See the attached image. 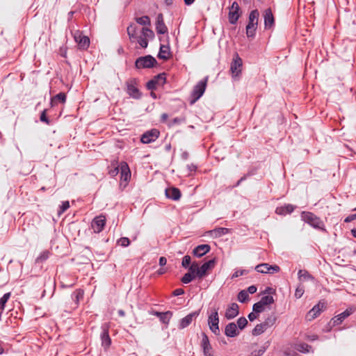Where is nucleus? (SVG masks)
Returning a JSON list of instances; mask_svg holds the SVG:
<instances>
[{
    "instance_id": "f3484780",
    "label": "nucleus",
    "mask_w": 356,
    "mask_h": 356,
    "mask_svg": "<svg viewBox=\"0 0 356 356\" xmlns=\"http://www.w3.org/2000/svg\"><path fill=\"white\" fill-rule=\"evenodd\" d=\"M120 179L122 181H125V186L131 179V170L128 163L126 161H122L120 163Z\"/></svg>"
},
{
    "instance_id": "393cba45",
    "label": "nucleus",
    "mask_w": 356,
    "mask_h": 356,
    "mask_svg": "<svg viewBox=\"0 0 356 356\" xmlns=\"http://www.w3.org/2000/svg\"><path fill=\"white\" fill-rule=\"evenodd\" d=\"M84 291L81 289H76L71 295L72 300L74 304V308H77L79 305L80 300L83 298Z\"/></svg>"
},
{
    "instance_id": "37998d69",
    "label": "nucleus",
    "mask_w": 356,
    "mask_h": 356,
    "mask_svg": "<svg viewBox=\"0 0 356 356\" xmlns=\"http://www.w3.org/2000/svg\"><path fill=\"white\" fill-rule=\"evenodd\" d=\"M274 298L272 296H262L259 302L264 306L274 303Z\"/></svg>"
},
{
    "instance_id": "5701e85b",
    "label": "nucleus",
    "mask_w": 356,
    "mask_h": 356,
    "mask_svg": "<svg viewBox=\"0 0 356 356\" xmlns=\"http://www.w3.org/2000/svg\"><path fill=\"white\" fill-rule=\"evenodd\" d=\"M225 334L228 337H235L239 334L237 325L234 323H228L225 328Z\"/></svg>"
},
{
    "instance_id": "f257e3e1",
    "label": "nucleus",
    "mask_w": 356,
    "mask_h": 356,
    "mask_svg": "<svg viewBox=\"0 0 356 356\" xmlns=\"http://www.w3.org/2000/svg\"><path fill=\"white\" fill-rule=\"evenodd\" d=\"M300 217L302 220L314 229L327 232L323 221L314 213L310 211H302Z\"/></svg>"
},
{
    "instance_id": "4c0bfd02",
    "label": "nucleus",
    "mask_w": 356,
    "mask_h": 356,
    "mask_svg": "<svg viewBox=\"0 0 356 356\" xmlns=\"http://www.w3.org/2000/svg\"><path fill=\"white\" fill-rule=\"evenodd\" d=\"M143 36L147 40L150 39L152 40L154 38V33L152 30L147 27H143L140 31Z\"/></svg>"
},
{
    "instance_id": "bb28decb",
    "label": "nucleus",
    "mask_w": 356,
    "mask_h": 356,
    "mask_svg": "<svg viewBox=\"0 0 356 356\" xmlns=\"http://www.w3.org/2000/svg\"><path fill=\"white\" fill-rule=\"evenodd\" d=\"M108 175L112 177H114L118 175L120 171V164L118 165V160H113L111 163V165L108 167Z\"/></svg>"
},
{
    "instance_id": "79ce46f5",
    "label": "nucleus",
    "mask_w": 356,
    "mask_h": 356,
    "mask_svg": "<svg viewBox=\"0 0 356 356\" xmlns=\"http://www.w3.org/2000/svg\"><path fill=\"white\" fill-rule=\"evenodd\" d=\"M136 21L138 24L143 26L150 25L151 23L150 19L147 15L136 17Z\"/></svg>"
},
{
    "instance_id": "4468645a",
    "label": "nucleus",
    "mask_w": 356,
    "mask_h": 356,
    "mask_svg": "<svg viewBox=\"0 0 356 356\" xmlns=\"http://www.w3.org/2000/svg\"><path fill=\"white\" fill-rule=\"evenodd\" d=\"M355 311L353 307L347 308L344 312L333 317L330 321L332 326H336L340 325L346 318L351 315Z\"/></svg>"
},
{
    "instance_id": "bf43d9fd",
    "label": "nucleus",
    "mask_w": 356,
    "mask_h": 356,
    "mask_svg": "<svg viewBox=\"0 0 356 356\" xmlns=\"http://www.w3.org/2000/svg\"><path fill=\"white\" fill-rule=\"evenodd\" d=\"M264 332L261 329V326H260L259 324H257L254 328L252 331V334L253 336H258L264 333Z\"/></svg>"
},
{
    "instance_id": "a19ab883",
    "label": "nucleus",
    "mask_w": 356,
    "mask_h": 356,
    "mask_svg": "<svg viewBox=\"0 0 356 356\" xmlns=\"http://www.w3.org/2000/svg\"><path fill=\"white\" fill-rule=\"evenodd\" d=\"M187 268H188L189 273L198 277L199 264L197 261L193 262Z\"/></svg>"
},
{
    "instance_id": "f704fd0d",
    "label": "nucleus",
    "mask_w": 356,
    "mask_h": 356,
    "mask_svg": "<svg viewBox=\"0 0 356 356\" xmlns=\"http://www.w3.org/2000/svg\"><path fill=\"white\" fill-rule=\"evenodd\" d=\"M166 74L165 72L160 73L154 76L152 79L156 81L158 86H163L166 81Z\"/></svg>"
},
{
    "instance_id": "6ab92c4d",
    "label": "nucleus",
    "mask_w": 356,
    "mask_h": 356,
    "mask_svg": "<svg viewBox=\"0 0 356 356\" xmlns=\"http://www.w3.org/2000/svg\"><path fill=\"white\" fill-rule=\"evenodd\" d=\"M238 309L237 303L233 302L230 304L225 311V317L228 320L234 318L239 314Z\"/></svg>"
},
{
    "instance_id": "a211bd4d",
    "label": "nucleus",
    "mask_w": 356,
    "mask_h": 356,
    "mask_svg": "<svg viewBox=\"0 0 356 356\" xmlns=\"http://www.w3.org/2000/svg\"><path fill=\"white\" fill-rule=\"evenodd\" d=\"M200 313V310L195 311L193 312L190 313L186 316L184 317L179 321V328H185L188 327L192 321L195 319Z\"/></svg>"
},
{
    "instance_id": "2eb2a0df",
    "label": "nucleus",
    "mask_w": 356,
    "mask_h": 356,
    "mask_svg": "<svg viewBox=\"0 0 356 356\" xmlns=\"http://www.w3.org/2000/svg\"><path fill=\"white\" fill-rule=\"evenodd\" d=\"M160 132L156 129L145 131L140 138L141 143L148 144L154 142L159 136Z\"/></svg>"
},
{
    "instance_id": "412c9836",
    "label": "nucleus",
    "mask_w": 356,
    "mask_h": 356,
    "mask_svg": "<svg viewBox=\"0 0 356 356\" xmlns=\"http://www.w3.org/2000/svg\"><path fill=\"white\" fill-rule=\"evenodd\" d=\"M156 31L158 34L162 35L168 32V28L164 23L163 17L161 13H159L156 17Z\"/></svg>"
},
{
    "instance_id": "f03ea898",
    "label": "nucleus",
    "mask_w": 356,
    "mask_h": 356,
    "mask_svg": "<svg viewBox=\"0 0 356 356\" xmlns=\"http://www.w3.org/2000/svg\"><path fill=\"white\" fill-rule=\"evenodd\" d=\"M259 15V11L257 8L252 10L249 13L248 24L245 27V33L248 38L253 39L256 35Z\"/></svg>"
},
{
    "instance_id": "0e129e2a",
    "label": "nucleus",
    "mask_w": 356,
    "mask_h": 356,
    "mask_svg": "<svg viewBox=\"0 0 356 356\" xmlns=\"http://www.w3.org/2000/svg\"><path fill=\"white\" fill-rule=\"evenodd\" d=\"M355 219H356V213L350 214V215L348 216L344 219V222H350L353 221Z\"/></svg>"
},
{
    "instance_id": "e433bc0d",
    "label": "nucleus",
    "mask_w": 356,
    "mask_h": 356,
    "mask_svg": "<svg viewBox=\"0 0 356 356\" xmlns=\"http://www.w3.org/2000/svg\"><path fill=\"white\" fill-rule=\"evenodd\" d=\"M11 296V293L8 292L6 293L1 298H0V313H2L5 309V306L8 300Z\"/></svg>"
},
{
    "instance_id": "72a5a7b5",
    "label": "nucleus",
    "mask_w": 356,
    "mask_h": 356,
    "mask_svg": "<svg viewBox=\"0 0 356 356\" xmlns=\"http://www.w3.org/2000/svg\"><path fill=\"white\" fill-rule=\"evenodd\" d=\"M296 349L302 353H307L312 349V346L306 343H300L296 344Z\"/></svg>"
},
{
    "instance_id": "c85d7f7f",
    "label": "nucleus",
    "mask_w": 356,
    "mask_h": 356,
    "mask_svg": "<svg viewBox=\"0 0 356 356\" xmlns=\"http://www.w3.org/2000/svg\"><path fill=\"white\" fill-rule=\"evenodd\" d=\"M197 169V165L191 163L186 164V167L182 170V173L184 177H193Z\"/></svg>"
},
{
    "instance_id": "9b49d317",
    "label": "nucleus",
    "mask_w": 356,
    "mask_h": 356,
    "mask_svg": "<svg viewBox=\"0 0 356 356\" xmlns=\"http://www.w3.org/2000/svg\"><path fill=\"white\" fill-rule=\"evenodd\" d=\"M241 12L240 6L236 1H234L229 8L228 13L229 22L231 24H236L241 17Z\"/></svg>"
},
{
    "instance_id": "864d4df0",
    "label": "nucleus",
    "mask_w": 356,
    "mask_h": 356,
    "mask_svg": "<svg viewBox=\"0 0 356 356\" xmlns=\"http://www.w3.org/2000/svg\"><path fill=\"white\" fill-rule=\"evenodd\" d=\"M136 41H137L138 42V44H140V46L142 47V48H147V45H148V41L147 40L143 37V36H139L136 40Z\"/></svg>"
},
{
    "instance_id": "0eeeda50",
    "label": "nucleus",
    "mask_w": 356,
    "mask_h": 356,
    "mask_svg": "<svg viewBox=\"0 0 356 356\" xmlns=\"http://www.w3.org/2000/svg\"><path fill=\"white\" fill-rule=\"evenodd\" d=\"M109 323H104L101 326V344L105 351H107L111 345V339L109 335Z\"/></svg>"
},
{
    "instance_id": "3c124183",
    "label": "nucleus",
    "mask_w": 356,
    "mask_h": 356,
    "mask_svg": "<svg viewBox=\"0 0 356 356\" xmlns=\"http://www.w3.org/2000/svg\"><path fill=\"white\" fill-rule=\"evenodd\" d=\"M270 346V341H268L258 350L253 351L257 354V356H261Z\"/></svg>"
},
{
    "instance_id": "6e6d98bb",
    "label": "nucleus",
    "mask_w": 356,
    "mask_h": 356,
    "mask_svg": "<svg viewBox=\"0 0 356 356\" xmlns=\"http://www.w3.org/2000/svg\"><path fill=\"white\" fill-rule=\"evenodd\" d=\"M191 258L189 255H186L183 257L181 265L184 268H187L191 264Z\"/></svg>"
},
{
    "instance_id": "b1692460",
    "label": "nucleus",
    "mask_w": 356,
    "mask_h": 356,
    "mask_svg": "<svg viewBox=\"0 0 356 356\" xmlns=\"http://www.w3.org/2000/svg\"><path fill=\"white\" fill-rule=\"evenodd\" d=\"M139 28L135 24H131L127 29V34L131 42H136V40L139 37L138 36Z\"/></svg>"
},
{
    "instance_id": "ea45409f",
    "label": "nucleus",
    "mask_w": 356,
    "mask_h": 356,
    "mask_svg": "<svg viewBox=\"0 0 356 356\" xmlns=\"http://www.w3.org/2000/svg\"><path fill=\"white\" fill-rule=\"evenodd\" d=\"M277 321V316L275 313H271L266 319L264 320L265 324L268 327H272Z\"/></svg>"
},
{
    "instance_id": "603ef678",
    "label": "nucleus",
    "mask_w": 356,
    "mask_h": 356,
    "mask_svg": "<svg viewBox=\"0 0 356 356\" xmlns=\"http://www.w3.org/2000/svg\"><path fill=\"white\" fill-rule=\"evenodd\" d=\"M248 323V322L247 319L245 317L242 316L238 318L236 325L240 330H243L246 327Z\"/></svg>"
},
{
    "instance_id": "a18cd8bd",
    "label": "nucleus",
    "mask_w": 356,
    "mask_h": 356,
    "mask_svg": "<svg viewBox=\"0 0 356 356\" xmlns=\"http://www.w3.org/2000/svg\"><path fill=\"white\" fill-rule=\"evenodd\" d=\"M210 268L204 263L198 270V278H202L207 275V271Z\"/></svg>"
},
{
    "instance_id": "c03bdc74",
    "label": "nucleus",
    "mask_w": 356,
    "mask_h": 356,
    "mask_svg": "<svg viewBox=\"0 0 356 356\" xmlns=\"http://www.w3.org/2000/svg\"><path fill=\"white\" fill-rule=\"evenodd\" d=\"M249 295L245 290L241 291L238 294V300L240 302L244 303L249 300Z\"/></svg>"
},
{
    "instance_id": "4be33fe9",
    "label": "nucleus",
    "mask_w": 356,
    "mask_h": 356,
    "mask_svg": "<svg viewBox=\"0 0 356 356\" xmlns=\"http://www.w3.org/2000/svg\"><path fill=\"white\" fill-rule=\"evenodd\" d=\"M211 250V247L208 244H201L197 245L193 250V254L200 258L204 255H205L207 252H209Z\"/></svg>"
},
{
    "instance_id": "680f3d73",
    "label": "nucleus",
    "mask_w": 356,
    "mask_h": 356,
    "mask_svg": "<svg viewBox=\"0 0 356 356\" xmlns=\"http://www.w3.org/2000/svg\"><path fill=\"white\" fill-rule=\"evenodd\" d=\"M216 263V259L213 258L212 259L209 260L208 261L204 262V264L210 268H213Z\"/></svg>"
},
{
    "instance_id": "49530a36",
    "label": "nucleus",
    "mask_w": 356,
    "mask_h": 356,
    "mask_svg": "<svg viewBox=\"0 0 356 356\" xmlns=\"http://www.w3.org/2000/svg\"><path fill=\"white\" fill-rule=\"evenodd\" d=\"M196 277L192 273L188 272L186 273L181 279V281L184 284H189Z\"/></svg>"
},
{
    "instance_id": "8fccbe9b",
    "label": "nucleus",
    "mask_w": 356,
    "mask_h": 356,
    "mask_svg": "<svg viewBox=\"0 0 356 356\" xmlns=\"http://www.w3.org/2000/svg\"><path fill=\"white\" fill-rule=\"evenodd\" d=\"M47 109H44L40 116V120L42 122H44L48 125H50L51 124V120L49 119V118L47 116Z\"/></svg>"
},
{
    "instance_id": "052dcab7",
    "label": "nucleus",
    "mask_w": 356,
    "mask_h": 356,
    "mask_svg": "<svg viewBox=\"0 0 356 356\" xmlns=\"http://www.w3.org/2000/svg\"><path fill=\"white\" fill-rule=\"evenodd\" d=\"M247 273L246 270H237L232 275V279L236 278L239 276L243 275Z\"/></svg>"
},
{
    "instance_id": "09e8293b",
    "label": "nucleus",
    "mask_w": 356,
    "mask_h": 356,
    "mask_svg": "<svg viewBox=\"0 0 356 356\" xmlns=\"http://www.w3.org/2000/svg\"><path fill=\"white\" fill-rule=\"evenodd\" d=\"M305 292V287L302 284H298L295 291V297L297 299L300 298Z\"/></svg>"
},
{
    "instance_id": "cd10ccee",
    "label": "nucleus",
    "mask_w": 356,
    "mask_h": 356,
    "mask_svg": "<svg viewBox=\"0 0 356 356\" xmlns=\"http://www.w3.org/2000/svg\"><path fill=\"white\" fill-rule=\"evenodd\" d=\"M66 98L67 97L65 92H59L58 94L56 95L55 96L51 98V107L55 106L58 104V102L65 104L66 102Z\"/></svg>"
},
{
    "instance_id": "4d7b16f0",
    "label": "nucleus",
    "mask_w": 356,
    "mask_h": 356,
    "mask_svg": "<svg viewBox=\"0 0 356 356\" xmlns=\"http://www.w3.org/2000/svg\"><path fill=\"white\" fill-rule=\"evenodd\" d=\"M118 243L122 247H127L130 244V240L127 237H121L118 241Z\"/></svg>"
},
{
    "instance_id": "ddd939ff",
    "label": "nucleus",
    "mask_w": 356,
    "mask_h": 356,
    "mask_svg": "<svg viewBox=\"0 0 356 356\" xmlns=\"http://www.w3.org/2000/svg\"><path fill=\"white\" fill-rule=\"evenodd\" d=\"M255 270L260 273H275L280 270V268L277 265H270L267 263L258 264L254 268Z\"/></svg>"
},
{
    "instance_id": "9d476101",
    "label": "nucleus",
    "mask_w": 356,
    "mask_h": 356,
    "mask_svg": "<svg viewBox=\"0 0 356 356\" xmlns=\"http://www.w3.org/2000/svg\"><path fill=\"white\" fill-rule=\"evenodd\" d=\"M265 30H272L275 26V19L272 9L268 8L263 11Z\"/></svg>"
},
{
    "instance_id": "6e6552de",
    "label": "nucleus",
    "mask_w": 356,
    "mask_h": 356,
    "mask_svg": "<svg viewBox=\"0 0 356 356\" xmlns=\"http://www.w3.org/2000/svg\"><path fill=\"white\" fill-rule=\"evenodd\" d=\"M327 307V302L325 300H321L318 304L314 305L312 309H310L307 315L306 318L308 321H312L318 317L321 313L324 311Z\"/></svg>"
},
{
    "instance_id": "c9c22d12",
    "label": "nucleus",
    "mask_w": 356,
    "mask_h": 356,
    "mask_svg": "<svg viewBox=\"0 0 356 356\" xmlns=\"http://www.w3.org/2000/svg\"><path fill=\"white\" fill-rule=\"evenodd\" d=\"M204 356H214L213 354L212 346L209 343L200 344Z\"/></svg>"
},
{
    "instance_id": "7c9ffc66",
    "label": "nucleus",
    "mask_w": 356,
    "mask_h": 356,
    "mask_svg": "<svg viewBox=\"0 0 356 356\" xmlns=\"http://www.w3.org/2000/svg\"><path fill=\"white\" fill-rule=\"evenodd\" d=\"M165 195L168 199L178 200V188L175 187L167 188L165 190Z\"/></svg>"
},
{
    "instance_id": "1a4fd4ad",
    "label": "nucleus",
    "mask_w": 356,
    "mask_h": 356,
    "mask_svg": "<svg viewBox=\"0 0 356 356\" xmlns=\"http://www.w3.org/2000/svg\"><path fill=\"white\" fill-rule=\"evenodd\" d=\"M243 61L238 53H235L230 65V72L233 78L238 76L242 70Z\"/></svg>"
},
{
    "instance_id": "dca6fc26",
    "label": "nucleus",
    "mask_w": 356,
    "mask_h": 356,
    "mask_svg": "<svg viewBox=\"0 0 356 356\" xmlns=\"http://www.w3.org/2000/svg\"><path fill=\"white\" fill-rule=\"evenodd\" d=\"M105 225L106 218L103 215L95 217L91 222V227L95 233L101 232L104 229Z\"/></svg>"
},
{
    "instance_id": "338daca9",
    "label": "nucleus",
    "mask_w": 356,
    "mask_h": 356,
    "mask_svg": "<svg viewBox=\"0 0 356 356\" xmlns=\"http://www.w3.org/2000/svg\"><path fill=\"white\" fill-rule=\"evenodd\" d=\"M257 286H254V285H251V286H250L248 288V289H247V291H246L248 292V293L253 294V293H256V292H257Z\"/></svg>"
},
{
    "instance_id": "a878e982",
    "label": "nucleus",
    "mask_w": 356,
    "mask_h": 356,
    "mask_svg": "<svg viewBox=\"0 0 356 356\" xmlns=\"http://www.w3.org/2000/svg\"><path fill=\"white\" fill-rule=\"evenodd\" d=\"M157 57L159 59H162L163 60H166L170 57V47L168 44H161L159 51L157 55Z\"/></svg>"
},
{
    "instance_id": "423d86ee",
    "label": "nucleus",
    "mask_w": 356,
    "mask_h": 356,
    "mask_svg": "<svg viewBox=\"0 0 356 356\" xmlns=\"http://www.w3.org/2000/svg\"><path fill=\"white\" fill-rule=\"evenodd\" d=\"M157 64V60L152 55L138 57L134 63L136 69L152 68Z\"/></svg>"
},
{
    "instance_id": "13d9d810",
    "label": "nucleus",
    "mask_w": 356,
    "mask_h": 356,
    "mask_svg": "<svg viewBox=\"0 0 356 356\" xmlns=\"http://www.w3.org/2000/svg\"><path fill=\"white\" fill-rule=\"evenodd\" d=\"M70 207V202L69 201H63L62 202L61 205L60 206L58 214H60L62 213H64L67 209H68Z\"/></svg>"
},
{
    "instance_id": "58836bf2",
    "label": "nucleus",
    "mask_w": 356,
    "mask_h": 356,
    "mask_svg": "<svg viewBox=\"0 0 356 356\" xmlns=\"http://www.w3.org/2000/svg\"><path fill=\"white\" fill-rule=\"evenodd\" d=\"M49 252L47 250H44L35 259V264H42L49 258Z\"/></svg>"
},
{
    "instance_id": "5fc2aeb1",
    "label": "nucleus",
    "mask_w": 356,
    "mask_h": 356,
    "mask_svg": "<svg viewBox=\"0 0 356 356\" xmlns=\"http://www.w3.org/2000/svg\"><path fill=\"white\" fill-rule=\"evenodd\" d=\"M157 86H158L156 83V81L153 79L148 81L146 83V88L147 90H156Z\"/></svg>"
},
{
    "instance_id": "20e7f679",
    "label": "nucleus",
    "mask_w": 356,
    "mask_h": 356,
    "mask_svg": "<svg viewBox=\"0 0 356 356\" xmlns=\"http://www.w3.org/2000/svg\"><path fill=\"white\" fill-rule=\"evenodd\" d=\"M207 81L208 76H205L204 79L199 81L193 87L190 99L191 104H194L203 95L207 88Z\"/></svg>"
},
{
    "instance_id": "aec40b11",
    "label": "nucleus",
    "mask_w": 356,
    "mask_h": 356,
    "mask_svg": "<svg viewBox=\"0 0 356 356\" xmlns=\"http://www.w3.org/2000/svg\"><path fill=\"white\" fill-rule=\"evenodd\" d=\"M296 206L291 204H284L283 206L277 207L275 209V213L280 216H286L293 213L296 209Z\"/></svg>"
},
{
    "instance_id": "774afa93",
    "label": "nucleus",
    "mask_w": 356,
    "mask_h": 356,
    "mask_svg": "<svg viewBox=\"0 0 356 356\" xmlns=\"http://www.w3.org/2000/svg\"><path fill=\"white\" fill-rule=\"evenodd\" d=\"M190 157V154L187 151H184L181 154V159L184 161H187Z\"/></svg>"
},
{
    "instance_id": "e2e57ef3",
    "label": "nucleus",
    "mask_w": 356,
    "mask_h": 356,
    "mask_svg": "<svg viewBox=\"0 0 356 356\" xmlns=\"http://www.w3.org/2000/svg\"><path fill=\"white\" fill-rule=\"evenodd\" d=\"M209 342L210 341L207 334L205 332H202V340L200 344H204Z\"/></svg>"
},
{
    "instance_id": "69168bd1",
    "label": "nucleus",
    "mask_w": 356,
    "mask_h": 356,
    "mask_svg": "<svg viewBox=\"0 0 356 356\" xmlns=\"http://www.w3.org/2000/svg\"><path fill=\"white\" fill-rule=\"evenodd\" d=\"M248 319L250 320V321L252 322L254 321L255 319L257 318L258 317V314H256L254 312L252 311V312H250L248 316Z\"/></svg>"
},
{
    "instance_id": "f8f14e48",
    "label": "nucleus",
    "mask_w": 356,
    "mask_h": 356,
    "mask_svg": "<svg viewBox=\"0 0 356 356\" xmlns=\"http://www.w3.org/2000/svg\"><path fill=\"white\" fill-rule=\"evenodd\" d=\"M74 38L78 44L79 49L86 50L90 45V39L88 36L83 35L82 32L77 31L74 33Z\"/></svg>"
},
{
    "instance_id": "c756f323",
    "label": "nucleus",
    "mask_w": 356,
    "mask_h": 356,
    "mask_svg": "<svg viewBox=\"0 0 356 356\" xmlns=\"http://www.w3.org/2000/svg\"><path fill=\"white\" fill-rule=\"evenodd\" d=\"M154 314L159 318V320L161 323L168 324L172 314L171 312L168 311L165 312H154Z\"/></svg>"
},
{
    "instance_id": "39448f33",
    "label": "nucleus",
    "mask_w": 356,
    "mask_h": 356,
    "mask_svg": "<svg viewBox=\"0 0 356 356\" xmlns=\"http://www.w3.org/2000/svg\"><path fill=\"white\" fill-rule=\"evenodd\" d=\"M138 80L136 78L129 79L126 81V92L133 99H139L142 97V92L138 88Z\"/></svg>"
},
{
    "instance_id": "473e14b6",
    "label": "nucleus",
    "mask_w": 356,
    "mask_h": 356,
    "mask_svg": "<svg viewBox=\"0 0 356 356\" xmlns=\"http://www.w3.org/2000/svg\"><path fill=\"white\" fill-rule=\"evenodd\" d=\"M298 279L300 281H306V280H312L314 281L315 279L314 276H312L307 270H299L298 273Z\"/></svg>"
},
{
    "instance_id": "2f4dec72",
    "label": "nucleus",
    "mask_w": 356,
    "mask_h": 356,
    "mask_svg": "<svg viewBox=\"0 0 356 356\" xmlns=\"http://www.w3.org/2000/svg\"><path fill=\"white\" fill-rule=\"evenodd\" d=\"M229 232V229L226 227H218L210 231V234L214 237L218 238L225 235Z\"/></svg>"
},
{
    "instance_id": "7ed1b4c3",
    "label": "nucleus",
    "mask_w": 356,
    "mask_h": 356,
    "mask_svg": "<svg viewBox=\"0 0 356 356\" xmlns=\"http://www.w3.org/2000/svg\"><path fill=\"white\" fill-rule=\"evenodd\" d=\"M218 307L209 308L208 311V325L210 330L216 335H219L220 333L219 328V316H218Z\"/></svg>"
},
{
    "instance_id": "de8ad7c7",
    "label": "nucleus",
    "mask_w": 356,
    "mask_h": 356,
    "mask_svg": "<svg viewBox=\"0 0 356 356\" xmlns=\"http://www.w3.org/2000/svg\"><path fill=\"white\" fill-rule=\"evenodd\" d=\"M252 311L259 314L264 311V305L259 301L253 305Z\"/></svg>"
}]
</instances>
